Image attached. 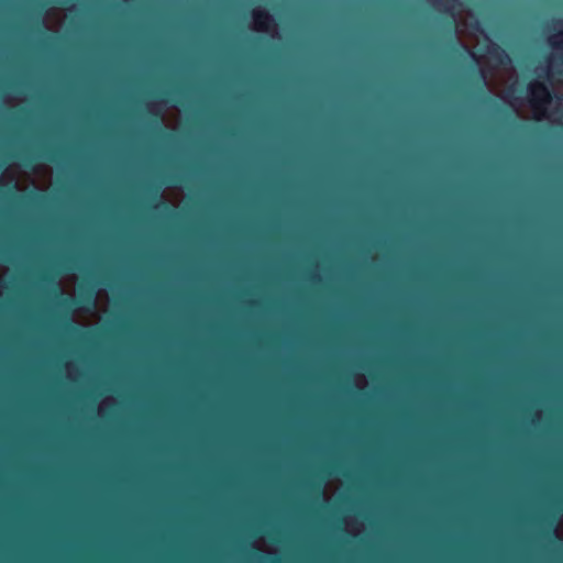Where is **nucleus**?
I'll return each instance as SVG.
<instances>
[{
    "mask_svg": "<svg viewBox=\"0 0 563 563\" xmlns=\"http://www.w3.org/2000/svg\"><path fill=\"white\" fill-rule=\"evenodd\" d=\"M529 102L534 109H542L552 101V92L542 81L528 85Z\"/></svg>",
    "mask_w": 563,
    "mask_h": 563,
    "instance_id": "f257e3e1",
    "label": "nucleus"
},
{
    "mask_svg": "<svg viewBox=\"0 0 563 563\" xmlns=\"http://www.w3.org/2000/svg\"><path fill=\"white\" fill-rule=\"evenodd\" d=\"M488 57L499 65H506L510 62L508 53L498 44L490 43L486 51Z\"/></svg>",
    "mask_w": 563,
    "mask_h": 563,
    "instance_id": "f03ea898",
    "label": "nucleus"
},
{
    "mask_svg": "<svg viewBox=\"0 0 563 563\" xmlns=\"http://www.w3.org/2000/svg\"><path fill=\"white\" fill-rule=\"evenodd\" d=\"M253 19L260 30H268L269 25L274 22L273 16L266 10H254Z\"/></svg>",
    "mask_w": 563,
    "mask_h": 563,
    "instance_id": "7ed1b4c3",
    "label": "nucleus"
},
{
    "mask_svg": "<svg viewBox=\"0 0 563 563\" xmlns=\"http://www.w3.org/2000/svg\"><path fill=\"white\" fill-rule=\"evenodd\" d=\"M431 1H432L433 7L438 8L441 12L450 15V21H449L450 33H451V35H453V33L455 32V14H454L452 8L449 7L443 0H431Z\"/></svg>",
    "mask_w": 563,
    "mask_h": 563,
    "instance_id": "20e7f679",
    "label": "nucleus"
},
{
    "mask_svg": "<svg viewBox=\"0 0 563 563\" xmlns=\"http://www.w3.org/2000/svg\"><path fill=\"white\" fill-rule=\"evenodd\" d=\"M555 24L563 25V20L556 21ZM550 44L554 48H560L563 46V27L550 37Z\"/></svg>",
    "mask_w": 563,
    "mask_h": 563,
    "instance_id": "39448f33",
    "label": "nucleus"
},
{
    "mask_svg": "<svg viewBox=\"0 0 563 563\" xmlns=\"http://www.w3.org/2000/svg\"><path fill=\"white\" fill-rule=\"evenodd\" d=\"M150 113L153 115V120H151L148 122V125L154 129V130H157L159 132L163 131V128L161 125V121H162V114L159 111H154L153 108L151 107L150 108Z\"/></svg>",
    "mask_w": 563,
    "mask_h": 563,
    "instance_id": "423d86ee",
    "label": "nucleus"
},
{
    "mask_svg": "<svg viewBox=\"0 0 563 563\" xmlns=\"http://www.w3.org/2000/svg\"><path fill=\"white\" fill-rule=\"evenodd\" d=\"M309 490L317 497H321L322 494H323V489H322V485L321 483H314V482H310L309 485Z\"/></svg>",
    "mask_w": 563,
    "mask_h": 563,
    "instance_id": "0eeeda50",
    "label": "nucleus"
},
{
    "mask_svg": "<svg viewBox=\"0 0 563 563\" xmlns=\"http://www.w3.org/2000/svg\"><path fill=\"white\" fill-rule=\"evenodd\" d=\"M14 188L15 187L13 186L9 189L8 196L19 203H24L30 198V196H18L14 191Z\"/></svg>",
    "mask_w": 563,
    "mask_h": 563,
    "instance_id": "6e6552de",
    "label": "nucleus"
},
{
    "mask_svg": "<svg viewBox=\"0 0 563 563\" xmlns=\"http://www.w3.org/2000/svg\"><path fill=\"white\" fill-rule=\"evenodd\" d=\"M20 161L23 166L30 167L33 164V162L35 161V157L29 153H22L20 155Z\"/></svg>",
    "mask_w": 563,
    "mask_h": 563,
    "instance_id": "1a4fd4ad",
    "label": "nucleus"
},
{
    "mask_svg": "<svg viewBox=\"0 0 563 563\" xmlns=\"http://www.w3.org/2000/svg\"><path fill=\"white\" fill-rule=\"evenodd\" d=\"M477 85H478L481 91L485 92L484 91V87L486 86V75H485V73L483 70L478 71Z\"/></svg>",
    "mask_w": 563,
    "mask_h": 563,
    "instance_id": "9d476101",
    "label": "nucleus"
},
{
    "mask_svg": "<svg viewBox=\"0 0 563 563\" xmlns=\"http://www.w3.org/2000/svg\"><path fill=\"white\" fill-rule=\"evenodd\" d=\"M40 280H41L42 283H44V284H47V285H48V284H54V283H55V282H54L53 276H52L51 274L46 273V272L41 273V275H40Z\"/></svg>",
    "mask_w": 563,
    "mask_h": 563,
    "instance_id": "9b49d317",
    "label": "nucleus"
},
{
    "mask_svg": "<svg viewBox=\"0 0 563 563\" xmlns=\"http://www.w3.org/2000/svg\"><path fill=\"white\" fill-rule=\"evenodd\" d=\"M48 162L55 163L57 162V155L55 151H46L43 155Z\"/></svg>",
    "mask_w": 563,
    "mask_h": 563,
    "instance_id": "f8f14e48",
    "label": "nucleus"
},
{
    "mask_svg": "<svg viewBox=\"0 0 563 563\" xmlns=\"http://www.w3.org/2000/svg\"><path fill=\"white\" fill-rule=\"evenodd\" d=\"M159 189H161V187L148 188V192L151 194V197H152L153 200L158 199V197H159Z\"/></svg>",
    "mask_w": 563,
    "mask_h": 563,
    "instance_id": "ddd939ff",
    "label": "nucleus"
},
{
    "mask_svg": "<svg viewBox=\"0 0 563 563\" xmlns=\"http://www.w3.org/2000/svg\"><path fill=\"white\" fill-rule=\"evenodd\" d=\"M158 207H162L164 210L168 209L167 202L165 200H162L161 198H159L158 203L154 206V208H158Z\"/></svg>",
    "mask_w": 563,
    "mask_h": 563,
    "instance_id": "4468645a",
    "label": "nucleus"
},
{
    "mask_svg": "<svg viewBox=\"0 0 563 563\" xmlns=\"http://www.w3.org/2000/svg\"><path fill=\"white\" fill-rule=\"evenodd\" d=\"M328 561L331 563H343L342 561L338 560L334 555H329Z\"/></svg>",
    "mask_w": 563,
    "mask_h": 563,
    "instance_id": "2eb2a0df",
    "label": "nucleus"
},
{
    "mask_svg": "<svg viewBox=\"0 0 563 563\" xmlns=\"http://www.w3.org/2000/svg\"><path fill=\"white\" fill-rule=\"evenodd\" d=\"M485 100H486L487 102H494V103H496V102H495V100H494L492 97H489V96H486Z\"/></svg>",
    "mask_w": 563,
    "mask_h": 563,
    "instance_id": "dca6fc26",
    "label": "nucleus"
},
{
    "mask_svg": "<svg viewBox=\"0 0 563 563\" xmlns=\"http://www.w3.org/2000/svg\"><path fill=\"white\" fill-rule=\"evenodd\" d=\"M170 183H173V184H176V183H177V181H176V177H175V176H172V177H170Z\"/></svg>",
    "mask_w": 563,
    "mask_h": 563,
    "instance_id": "f3484780",
    "label": "nucleus"
}]
</instances>
